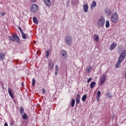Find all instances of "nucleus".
Here are the masks:
<instances>
[{
	"instance_id": "obj_1",
	"label": "nucleus",
	"mask_w": 126,
	"mask_h": 126,
	"mask_svg": "<svg viewBox=\"0 0 126 126\" xmlns=\"http://www.w3.org/2000/svg\"><path fill=\"white\" fill-rule=\"evenodd\" d=\"M126 56V50H123V51L121 53L120 57L118 59V61L115 65L116 68H119V67H121V63H122V62H123V60H125Z\"/></svg>"
},
{
	"instance_id": "obj_2",
	"label": "nucleus",
	"mask_w": 126,
	"mask_h": 126,
	"mask_svg": "<svg viewBox=\"0 0 126 126\" xmlns=\"http://www.w3.org/2000/svg\"><path fill=\"white\" fill-rule=\"evenodd\" d=\"M110 18L113 23L117 24L119 21V15L118 14V13H117V12L113 13L111 16Z\"/></svg>"
},
{
	"instance_id": "obj_3",
	"label": "nucleus",
	"mask_w": 126,
	"mask_h": 126,
	"mask_svg": "<svg viewBox=\"0 0 126 126\" xmlns=\"http://www.w3.org/2000/svg\"><path fill=\"white\" fill-rule=\"evenodd\" d=\"M105 25V19L104 17L101 16L99 20L97 21V28H100V27H104Z\"/></svg>"
},
{
	"instance_id": "obj_4",
	"label": "nucleus",
	"mask_w": 126,
	"mask_h": 126,
	"mask_svg": "<svg viewBox=\"0 0 126 126\" xmlns=\"http://www.w3.org/2000/svg\"><path fill=\"white\" fill-rule=\"evenodd\" d=\"M65 43L67 46H70L73 42L72 37L70 35H67L64 38Z\"/></svg>"
},
{
	"instance_id": "obj_5",
	"label": "nucleus",
	"mask_w": 126,
	"mask_h": 126,
	"mask_svg": "<svg viewBox=\"0 0 126 126\" xmlns=\"http://www.w3.org/2000/svg\"><path fill=\"white\" fill-rule=\"evenodd\" d=\"M10 40H11V41H16V42H17L18 43V44H19V43H20V39H19V37H18V36L17 35V34H13L12 35H10L9 37Z\"/></svg>"
},
{
	"instance_id": "obj_6",
	"label": "nucleus",
	"mask_w": 126,
	"mask_h": 126,
	"mask_svg": "<svg viewBox=\"0 0 126 126\" xmlns=\"http://www.w3.org/2000/svg\"><path fill=\"white\" fill-rule=\"evenodd\" d=\"M60 56L62 59L65 60L67 58V52L64 50H62L60 52Z\"/></svg>"
},
{
	"instance_id": "obj_7",
	"label": "nucleus",
	"mask_w": 126,
	"mask_h": 126,
	"mask_svg": "<svg viewBox=\"0 0 126 126\" xmlns=\"http://www.w3.org/2000/svg\"><path fill=\"white\" fill-rule=\"evenodd\" d=\"M38 8V5L36 4H33L31 6V11L32 12H33V13H35V12H37Z\"/></svg>"
},
{
	"instance_id": "obj_8",
	"label": "nucleus",
	"mask_w": 126,
	"mask_h": 126,
	"mask_svg": "<svg viewBox=\"0 0 126 126\" xmlns=\"http://www.w3.org/2000/svg\"><path fill=\"white\" fill-rule=\"evenodd\" d=\"M106 76H107V72L104 73L100 78V84H99V85H102L104 82V81H106Z\"/></svg>"
},
{
	"instance_id": "obj_9",
	"label": "nucleus",
	"mask_w": 126,
	"mask_h": 126,
	"mask_svg": "<svg viewBox=\"0 0 126 126\" xmlns=\"http://www.w3.org/2000/svg\"><path fill=\"white\" fill-rule=\"evenodd\" d=\"M83 8H84V12H85V13H87V12H88V8H89L88 4L87 3H86V4H84Z\"/></svg>"
},
{
	"instance_id": "obj_10",
	"label": "nucleus",
	"mask_w": 126,
	"mask_h": 126,
	"mask_svg": "<svg viewBox=\"0 0 126 126\" xmlns=\"http://www.w3.org/2000/svg\"><path fill=\"white\" fill-rule=\"evenodd\" d=\"M105 13L107 15H108V16H110L111 14H112V10L109 8H107L105 10Z\"/></svg>"
},
{
	"instance_id": "obj_11",
	"label": "nucleus",
	"mask_w": 126,
	"mask_h": 126,
	"mask_svg": "<svg viewBox=\"0 0 126 126\" xmlns=\"http://www.w3.org/2000/svg\"><path fill=\"white\" fill-rule=\"evenodd\" d=\"M76 104L80 103V94H77L76 96Z\"/></svg>"
},
{
	"instance_id": "obj_12",
	"label": "nucleus",
	"mask_w": 126,
	"mask_h": 126,
	"mask_svg": "<svg viewBox=\"0 0 126 126\" xmlns=\"http://www.w3.org/2000/svg\"><path fill=\"white\" fill-rule=\"evenodd\" d=\"M45 4L47 6H51L52 3L51 2V0H43Z\"/></svg>"
},
{
	"instance_id": "obj_13",
	"label": "nucleus",
	"mask_w": 126,
	"mask_h": 126,
	"mask_svg": "<svg viewBox=\"0 0 126 126\" xmlns=\"http://www.w3.org/2000/svg\"><path fill=\"white\" fill-rule=\"evenodd\" d=\"M96 5H97V3L96 2V1L94 0L91 5V9L92 10H93V8H94V7L96 6Z\"/></svg>"
},
{
	"instance_id": "obj_14",
	"label": "nucleus",
	"mask_w": 126,
	"mask_h": 126,
	"mask_svg": "<svg viewBox=\"0 0 126 126\" xmlns=\"http://www.w3.org/2000/svg\"><path fill=\"white\" fill-rule=\"evenodd\" d=\"M100 96H101V92L98 91L96 94V100L97 102L100 100Z\"/></svg>"
},
{
	"instance_id": "obj_15",
	"label": "nucleus",
	"mask_w": 126,
	"mask_h": 126,
	"mask_svg": "<svg viewBox=\"0 0 126 126\" xmlns=\"http://www.w3.org/2000/svg\"><path fill=\"white\" fill-rule=\"evenodd\" d=\"M8 92L10 97H11V98L13 99V94H12V91H11V89H10V88H9L8 89Z\"/></svg>"
},
{
	"instance_id": "obj_16",
	"label": "nucleus",
	"mask_w": 126,
	"mask_h": 126,
	"mask_svg": "<svg viewBox=\"0 0 126 126\" xmlns=\"http://www.w3.org/2000/svg\"><path fill=\"white\" fill-rule=\"evenodd\" d=\"M116 47H117V43H113L112 44H111L109 50H110V51H113V49H115V48H116Z\"/></svg>"
},
{
	"instance_id": "obj_17",
	"label": "nucleus",
	"mask_w": 126,
	"mask_h": 126,
	"mask_svg": "<svg viewBox=\"0 0 126 126\" xmlns=\"http://www.w3.org/2000/svg\"><path fill=\"white\" fill-rule=\"evenodd\" d=\"M94 38L95 41L96 42L99 41V35H98L97 34H94Z\"/></svg>"
},
{
	"instance_id": "obj_18",
	"label": "nucleus",
	"mask_w": 126,
	"mask_h": 126,
	"mask_svg": "<svg viewBox=\"0 0 126 126\" xmlns=\"http://www.w3.org/2000/svg\"><path fill=\"white\" fill-rule=\"evenodd\" d=\"M54 63L53 62H49L48 63V66L51 68V69H52V68H54Z\"/></svg>"
},
{
	"instance_id": "obj_19",
	"label": "nucleus",
	"mask_w": 126,
	"mask_h": 126,
	"mask_svg": "<svg viewBox=\"0 0 126 126\" xmlns=\"http://www.w3.org/2000/svg\"><path fill=\"white\" fill-rule=\"evenodd\" d=\"M4 58H5V55L2 52L0 53V59L1 60H4Z\"/></svg>"
},
{
	"instance_id": "obj_20",
	"label": "nucleus",
	"mask_w": 126,
	"mask_h": 126,
	"mask_svg": "<svg viewBox=\"0 0 126 126\" xmlns=\"http://www.w3.org/2000/svg\"><path fill=\"white\" fill-rule=\"evenodd\" d=\"M20 113L21 115H23L24 114V108H23V107L21 106L20 108Z\"/></svg>"
},
{
	"instance_id": "obj_21",
	"label": "nucleus",
	"mask_w": 126,
	"mask_h": 126,
	"mask_svg": "<svg viewBox=\"0 0 126 126\" xmlns=\"http://www.w3.org/2000/svg\"><path fill=\"white\" fill-rule=\"evenodd\" d=\"M96 85V82L94 81L92 82L90 84V88H94V87Z\"/></svg>"
},
{
	"instance_id": "obj_22",
	"label": "nucleus",
	"mask_w": 126,
	"mask_h": 126,
	"mask_svg": "<svg viewBox=\"0 0 126 126\" xmlns=\"http://www.w3.org/2000/svg\"><path fill=\"white\" fill-rule=\"evenodd\" d=\"M75 104V99H73L71 102V106L72 108H73L74 107Z\"/></svg>"
},
{
	"instance_id": "obj_23",
	"label": "nucleus",
	"mask_w": 126,
	"mask_h": 126,
	"mask_svg": "<svg viewBox=\"0 0 126 126\" xmlns=\"http://www.w3.org/2000/svg\"><path fill=\"white\" fill-rule=\"evenodd\" d=\"M22 118L23 120H27L28 119V115H27V114L24 113V115L22 116Z\"/></svg>"
},
{
	"instance_id": "obj_24",
	"label": "nucleus",
	"mask_w": 126,
	"mask_h": 126,
	"mask_svg": "<svg viewBox=\"0 0 126 126\" xmlns=\"http://www.w3.org/2000/svg\"><path fill=\"white\" fill-rule=\"evenodd\" d=\"M86 99H87V95L85 94L82 97V100L83 102H85L86 101Z\"/></svg>"
},
{
	"instance_id": "obj_25",
	"label": "nucleus",
	"mask_w": 126,
	"mask_h": 126,
	"mask_svg": "<svg viewBox=\"0 0 126 126\" xmlns=\"http://www.w3.org/2000/svg\"><path fill=\"white\" fill-rule=\"evenodd\" d=\"M33 20L34 23H35V24H38V23H39V22L38 21V20L37 19V18H36V17H33Z\"/></svg>"
},
{
	"instance_id": "obj_26",
	"label": "nucleus",
	"mask_w": 126,
	"mask_h": 126,
	"mask_svg": "<svg viewBox=\"0 0 126 126\" xmlns=\"http://www.w3.org/2000/svg\"><path fill=\"white\" fill-rule=\"evenodd\" d=\"M105 27L106 28H109V27H110V22H109V20L106 21Z\"/></svg>"
},
{
	"instance_id": "obj_27",
	"label": "nucleus",
	"mask_w": 126,
	"mask_h": 126,
	"mask_svg": "<svg viewBox=\"0 0 126 126\" xmlns=\"http://www.w3.org/2000/svg\"><path fill=\"white\" fill-rule=\"evenodd\" d=\"M92 70V67L89 66L88 68H87L86 71H87V72L89 73V72H90V71H91Z\"/></svg>"
},
{
	"instance_id": "obj_28",
	"label": "nucleus",
	"mask_w": 126,
	"mask_h": 126,
	"mask_svg": "<svg viewBox=\"0 0 126 126\" xmlns=\"http://www.w3.org/2000/svg\"><path fill=\"white\" fill-rule=\"evenodd\" d=\"M22 37L23 39H27V38L26 34L25 33H24L23 32H22Z\"/></svg>"
},
{
	"instance_id": "obj_29",
	"label": "nucleus",
	"mask_w": 126,
	"mask_h": 126,
	"mask_svg": "<svg viewBox=\"0 0 126 126\" xmlns=\"http://www.w3.org/2000/svg\"><path fill=\"white\" fill-rule=\"evenodd\" d=\"M32 86H34L35 83H36V80H35V79L34 78H32Z\"/></svg>"
},
{
	"instance_id": "obj_30",
	"label": "nucleus",
	"mask_w": 126,
	"mask_h": 126,
	"mask_svg": "<svg viewBox=\"0 0 126 126\" xmlns=\"http://www.w3.org/2000/svg\"><path fill=\"white\" fill-rule=\"evenodd\" d=\"M49 55H50V51H47L46 52V58H48Z\"/></svg>"
},
{
	"instance_id": "obj_31",
	"label": "nucleus",
	"mask_w": 126,
	"mask_h": 126,
	"mask_svg": "<svg viewBox=\"0 0 126 126\" xmlns=\"http://www.w3.org/2000/svg\"><path fill=\"white\" fill-rule=\"evenodd\" d=\"M41 92L43 94H45L46 93V91L44 88L42 89Z\"/></svg>"
},
{
	"instance_id": "obj_32",
	"label": "nucleus",
	"mask_w": 126,
	"mask_h": 126,
	"mask_svg": "<svg viewBox=\"0 0 126 126\" xmlns=\"http://www.w3.org/2000/svg\"><path fill=\"white\" fill-rule=\"evenodd\" d=\"M55 69H56V71H59V66H58L57 64L55 65Z\"/></svg>"
},
{
	"instance_id": "obj_33",
	"label": "nucleus",
	"mask_w": 126,
	"mask_h": 126,
	"mask_svg": "<svg viewBox=\"0 0 126 126\" xmlns=\"http://www.w3.org/2000/svg\"><path fill=\"white\" fill-rule=\"evenodd\" d=\"M18 29L20 31L21 33H23V31H22V29L21 28V27H18Z\"/></svg>"
},
{
	"instance_id": "obj_34",
	"label": "nucleus",
	"mask_w": 126,
	"mask_h": 126,
	"mask_svg": "<svg viewBox=\"0 0 126 126\" xmlns=\"http://www.w3.org/2000/svg\"><path fill=\"white\" fill-rule=\"evenodd\" d=\"M107 96H108V97H109L110 98H111V97H113V95H112V94H111L109 93H108L107 94Z\"/></svg>"
},
{
	"instance_id": "obj_35",
	"label": "nucleus",
	"mask_w": 126,
	"mask_h": 126,
	"mask_svg": "<svg viewBox=\"0 0 126 126\" xmlns=\"http://www.w3.org/2000/svg\"><path fill=\"white\" fill-rule=\"evenodd\" d=\"M91 79H92V78H90L88 81H87V82L88 83H89V82H90L91 81Z\"/></svg>"
},
{
	"instance_id": "obj_36",
	"label": "nucleus",
	"mask_w": 126,
	"mask_h": 126,
	"mask_svg": "<svg viewBox=\"0 0 126 126\" xmlns=\"http://www.w3.org/2000/svg\"><path fill=\"white\" fill-rule=\"evenodd\" d=\"M1 15H2V16H4V15H5V13L4 12H1L0 13Z\"/></svg>"
},
{
	"instance_id": "obj_37",
	"label": "nucleus",
	"mask_w": 126,
	"mask_h": 126,
	"mask_svg": "<svg viewBox=\"0 0 126 126\" xmlns=\"http://www.w3.org/2000/svg\"><path fill=\"white\" fill-rule=\"evenodd\" d=\"M37 0H31V1L32 2H36V1Z\"/></svg>"
},
{
	"instance_id": "obj_38",
	"label": "nucleus",
	"mask_w": 126,
	"mask_h": 126,
	"mask_svg": "<svg viewBox=\"0 0 126 126\" xmlns=\"http://www.w3.org/2000/svg\"><path fill=\"white\" fill-rule=\"evenodd\" d=\"M10 125L11 126H13V122L12 121H11Z\"/></svg>"
},
{
	"instance_id": "obj_39",
	"label": "nucleus",
	"mask_w": 126,
	"mask_h": 126,
	"mask_svg": "<svg viewBox=\"0 0 126 126\" xmlns=\"http://www.w3.org/2000/svg\"><path fill=\"white\" fill-rule=\"evenodd\" d=\"M58 71H55V75H58Z\"/></svg>"
},
{
	"instance_id": "obj_40",
	"label": "nucleus",
	"mask_w": 126,
	"mask_h": 126,
	"mask_svg": "<svg viewBox=\"0 0 126 126\" xmlns=\"http://www.w3.org/2000/svg\"><path fill=\"white\" fill-rule=\"evenodd\" d=\"M4 126H8V125H7V123H5Z\"/></svg>"
},
{
	"instance_id": "obj_41",
	"label": "nucleus",
	"mask_w": 126,
	"mask_h": 126,
	"mask_svg": "<svg viewBox=\"0 0 126 126\" xmlns=\"http://www.w3.org/2000/svg\"><path fill=\"white\" fill-rule=\"evenodd\" d=\"M22 86H24L23 83H22Z\"/></svg>"
},
{
	"instance_id": "obj_42",
	"label": "nucleus",
	"mask_w": 126,
	"mask_h": 126,
	"mask_svg": "<svg viewBox=\"0 0 126 126\" xmlns=\"http://www.w3.org/2000/svg\"><path fill=\"white\" fill-rule=\"evenodd\" d=\"M73 122H75V119H73Z\"/></svg>"
},
{
	"instance_id": "obj_43",
	"label": "nucleus",
	"mask_w": 126,
	"mask_h": 126,
	"mask_svg": "<svg viewBox=\"0 0 126 126\" xmlns=\"http://www.w3.org/2000/svg\"><path fill=\"white\" fill-rule=\"evenodd\" d=\"M67 3H69V1H67Z\"/></svg>"
}]
</instances>
